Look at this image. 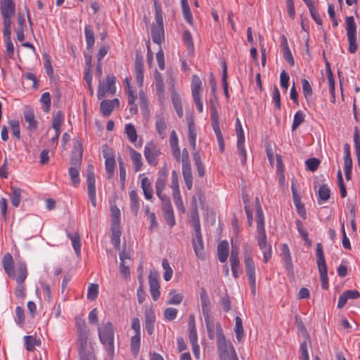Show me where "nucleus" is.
Returning <instances> with one entry per match:
<instances>
[{"label": "nucleus", "mask_w": 360, "mask_h": 360, "mask_svg": "<svg viewBox=\"0 0 360 360\" xmlns=\"http://www.w3.org/2000/svg\"><path fill=\"white\" fill-rule=\"evenodd\" d=\"M82 154L83 148L81 141L78 139L74 140V146L70 158L71 167L68 169V174L75 186H77L80 183L79 171L82 165Z\"/></svg>", "instance_id": "1"}, {"label": "nucleus", "mask_w": 360, "mask_h": 360, "mask_svg": "<svg viewBox=\"0 0 360 360\" xmlns=\"http://www.w3.org/2000/svg\"><path fill=\"white\" fill-rule=\"evenodd\" d=\"M101 342L105 347L109 354L114 353L115 330L111 322H107L98 328Z\"/></svg>", "instance_id": "2"}, {"label": "nucleus", "mask_w": 360, "mask_h": 360, "mask_svg": "<svg viewBox=\"0 0 360 360\" xmlns=\"http://www.w3.org/2000/svg\"><path fill=\"white\" fill-rule=\"evenodd\" d=\"M243 255L245 272L250 285L251 292L255 295L256 294L255 265L252 257V249L248 245L244 248Z\"/></svg>", "instance_id": "3"}, {"label": "nucleus", "mask_w": 360, "mask_h": 360, "mask_svg": "<svg viewBox=\"0 0 360 360\" xmlns=\"http://www.w3.org/2000/svg\"><path fill=\"white\" fill-rule=\"evenodd\" d=\"M217 344L220 360H229L231 356L236 355L233 347L226 343L219 323L217 324Z\"/></svg>", "instance_id": "4"}, {"label": "nucleus", "mask_w": 360, "mask_h": 360, "mask_svg": "<svg viewBox=\"0 0 360 360\" xmlns=\"http://www.w3.org/2000/svg\"><path fill=\"white\" fill-rule=\"evenodd\" d=\"M316 264L319 269L321 287L323 289L328 288V268L324 257L323 245L321 243L316 244Z\"/></svg>", "instance_id": "5"}, {"label": "nucleus", "mask_w": 360, "mask_h": 360, "mask_svg": "<svg viewBox=\"0 0 360 360\" xmlns=\"http://www.w3.org/2000/svg\"><path fill=\"white\" fill-rule=\"evenodd\" d=\"M346 31L349 42V51L354 53L358 48L356 44V25L353 16L346 18Z\"/></svg>", "instance_id": "6"}, {"label": "nucleus", "mask_w": 360, "mask_h": 360, "mask_svg": "<svg viewBox=\"0 0 360 360\" xmlns=\"http://www.w3.org/2000/svg\"><path fill=\"white\" fill-rule=\"evenodd\" d=\"M116 78L113 75H108L106 77V83L100 82L98 89V98L101 100L107 94L114 95L116 91L115 88Z\"/></svg>", "instance_id": "7"}, {"label": "nucleus", "mask_w": 360, "mask_h": 360, "mask_svg": "<svg viewBox=\"0 0 360 360\" xmlns=\"http://www.w3.org/2000/svg\"><path fill=\"white\" fill-rule=\"evenodd\" d=\"M236 132L237 135V149L238 153L241 156V162L243 165L246 164L247 155L245 148V134L240 122L239 118L236 119Z\"/></svg>", "instance_id": "8"}, {"label": "nucleus", "mask_w": 360, "mask_h": 360, "mask_svg": "<svg viewBox=\"0 0 360 360\" xmlns=\"http://www.w3.org/2000/svg\"><path fill=\"white\" fill-rule=\"evenodd\" d=\"M160 151L156 144L153 142L147 143L144 147V156L148 165L156 166L158 164V158Z\"/></svg>", "instance_id": "9"}, {"label": "nucleus", "mask_w": 360, "mask_h": 360, "mask_svg": "<svg viewBox=\"0 0 360 360\" xmlns=\"http://www.w3.org/2000/svg\"><path fill=\"white\" fill-rule=\"evenodd\" d=\"M150 292L154 301H157L160 295L158 274L155 271H150L149 274Z\"/></svg>", "instance_id": "10"}, {"label": "nucleus", "mask_w": 360, "mask_h": 360, "mask_svg": "<svg viewBox=\"0 0 360 360\" xmlns=\"http://www.w3.org/2000/svg\"><path fill=\"white\" fill-rule=\"evenodd\" d=\"M120 259L121 261L120 266V274L122 276L126 279L130 276L129 266L132 262L130 257L124 251H122L120 253Z\"/></svg>", "instance_id": "11"}, {"label": "nucleus", "mask_w": 360, "mask_h": 360, "mask_svg": "<svg viewBox=\"0 0 360 360\" xmlns=\"http://www.w3.org/2000/svg\"><path fill=\"white\" fill-rule=\"evenodd\" d=\"M192 243L195 254L197 257L201 260L205 259V254L204 251V243L201 232L195 233V238L193 239Z\"/></svg>", "instance_id": "12"}, {"label": "nucleus", "mask_w": 360, "mask_h": 360, "mask_svg": "<svg viewBox=\"0 0 360 360\" xmlns=\"http://www.w3.org/2000/svg\"><path fill=\"white\" fill-rule=\"evenodd\" d=\"M124 84L126 85L127 102L128 104L131 105L129 110L131 113L136 112L137 111V106L134 105V103L136 101L137 96L135 91H133L131 89L130 79L129 77H126L124 79Z\"/></svg>", "instance_id": "13"}, {"label": "nucleus", "mask_w": 360, "mask_h": 360, "mask_svg": "<svg viewBox=\"0 0 360 360\" xmlns=\"http://www.w3.org/2000/svg\"><path fill=\"white\" fill-rule=\"evenodd\" d=\"M136 81L139 87L143 84V60L141 56L136 55L134 63Z\"/></svg>", "instance_id": "14"}, {"label": "nucleus", "mask_w": 360, "mask_h": 360, "mask_svg": "<svg viewBox=\"0 0 360 360\" xmlns=\"http://www.w3.org/2000/svg\"><path fill=\"white\" fill-rule=\"evenodd\" d=\"M145 328L148 335H152L155 329V314L153 309H146L144 312Z\"/></svg>", "instance_id": "15"}, {"label": "nucleus", "mask_w": 360, "mask_h": 360, "mask_svg": "<svg viewBox=\"0 0 360 360\" xmlns=\"http://www.w3.org/2000/svg\"><path fill=\"white\" fill-rule=\"evenodd\" d=\"M359 297L360 293L356 290H347L345 291L339 297L338 308L342 309L346 304L348 300H355Z\"/></svg>", "instance_id": "16"}, {"label": "nucleus", "mask_w": 360, "mask_h": 360, "mask_svg": "<svg viewBox=\"0 0 360 360\" xmlns=\"http://www.w3.org/2000/svg\"><path fill=\"white\" fill-rule=\"evenodd\" d=\"M2 264L5 272L11 278H15L14 261L12 255L7 252L2 259Z\"/></svg>", "instance_id": "17"}, {"label": "nucleus", "mask_w": 360, "mask_h": 360, "mask_svg": "<svg viewBox=\"0 0 360 360\" xmlns=\"http://www.w3.org/2000/svg\"><path fill=\"white\" fill-rule=\"evenodd\" d=\"M151 37L154 43L161 45L165 41V30L163 26L151 25Z\"/></svg>", "instance_id": "18"}, {"label": "nucleus", "mask_w": 360, "mask_h": 360, "mask_svg": "<svg viewBox=\"0 0 360 360\" xmlns=\"http://www.w3.org/2000/svg\"><path fill=\"white\" fill-rule=\"evenodd\" d=\"M169 144L172 151V155L177 161H180L181 151L179 147L178 136L174 130H172L169 137Z\"/></svg>", "instance_id": "19"}, {"label": "nucleus", "mask_w": 360, "mask_h": 360, "mask_svg": "<svg viewBox=\"0 0 360 360\" xmlns=\"http://www.w3.org/2000/svg\"><path fill=\"white\" fill-rule=\"evenodd\" d=\"M257 243L259 248L262 251L264 262L266 263L271 257V246L266 242V238H258Z\"/></svg>", "instance_id": "20"}, {"label": "nucleus", "mask_w": 360, "mask_h": 360, "mask_svg": "<svg viewBox=\"0 0 360 360\" xmlns=\"http://www.w3.org/2000/svg\"><path fill=\"white\" fill-rule=\"evenodd\" d=\"M155 129L161 139H164L167 129L165 118L162 115L155 116Z\"/></svg>", "instance_id": "21"}, {"label": "nucleus", "mask_w": 360, "mask_h": 360, "mask_svg": "<svg viewBox=\"0 0 360 360\" xmlns=\"http://www.w3.org/2000/svg\"><path fill=\"white\" fill-rule=\"evenodd\" d=\"M217 255L219 260L224 263L227 260L229 255V243L224 240L221 241L217 246Z\"/></svg>", "instance_id": "22"}, {"label": "nucleus", "mask_w": 360, "mask_h": 360, "mask_svg": "<svg viewBox=\"0 0 360 360\" xmlns=\"http://www.w3.org/2000/svg\"><path fill=\"white\" fill-rule=\"evenodd\" d=\"M200 302L203 316L210 315V302L205 289L202 288L200 291Z\"/></svg>", "instance_id": "23"}, {"label": "nucleus", "mask_w": 360, "mask_h": 360, "mask_svg": "<svg viewBox=\"0 0 360 360\" xmlns=\"http://www.w3.org/2000/svg\"><path fill=\"white\" fill-rule=\"evenodd\" d=\"M129 155L131 160L133 163L135 172L139 171L142 166V157L140 153L137 152L136 150L129 147Z\"/></svg>", "instance_id": "24"}, {"label": "nucleus", "mask_w": 360, "mask_h": 360, "mask_svg": "<svg viewBox=\"0 0 360 360\" xmlns=\"http://www.w3.org/2000/svg\"><path fill=\"white\" fill-rule=\"evenodd\" d=\"M17 275L15 274V278L16 282L18 284H22L25 280L27 278V267L26 264L23 262H19L17 264Z\"/></svg>", "instance_id": "25"}, {"label": "nucleus", "mask_w": 360, "mask_h": 360, "mask_svg": "<svg viewBox=\"0 0 360 360\" xmlns=\"http://www.w3.org/2000/svg\"><path fill=\"white\" fill-rule=\"evenodd\" d=\"M191 91L193 98L200 97V94L202 91V82L197 75L192 77Z\"/></svg>", "instance_id": "26"}, {"label": "nucleus", "mask_w": 360, "mask_h": 360, "mask_svg": "<svg viewBox=\"0 0 360 360\" xmlns=\"http://www.w3.org/2000/svg\"><path fill=\"white\" fill-rule=\"evenodd\" d=\"M112 237L111 240L112 245L116 248H120V236H121V226L120 224H111Z\"/></svg>", "instance_id": "27"}, {"label": "nucleus", "mask_w": 360, "mask_h": 360, "mask_svg": "<svg viewBox=\"0 0 360 360\" xmlns=\"http://www.w3.org/2000/svg\"><path fill=\"white\" fill-rule=\"evenodd\" d=\"M193 201L195 204V207L193 208L192 214H191V223L193 228L194 229L195 233H200L201 232L200 229V219H199V214L196 206V200L195 197H193Z\"/></svg>", "instance_id": "28"}, {"label": "nucleus", "mask_w": 360, "mask_h": 360, "mask_svg": "<svg viewBox=\"0 0 360 360\" xmlns=\"http://www.w3.org/2000/svg\"><path fill=\"white\" fill-rule=\"evenodd\" d=\"M11 193L9 194L11 204L18 207L21 200L22 189L18 187L11 186Z\"/></svg>", "instance_id": "29"}, {"label": "nucleus", "mask_w": 360, "mask_h": 360, "mask_svg": "<svg viewBox=\"0 0 360 360\" xmlns=\"http://www.w3.org/2000/svg\"><path fill=\"white\" fill-rule=\"evenodd\" d=\"M167 170L162 171L158 178L155 183V191L157 195H160L161 193L164 191L166 184H167Z\"/></svg>", "instance_id": "30"}, {"label": "nucleus", "mask_w": 360, "mask_h": 360, "mask_svg": "<svg viewBox=\"0 0 360 360\" xmlns=\"http://www.w3.org/2000/svg\"><path fill=\"white\" fill-rule=\"evenodd\" d=\"M85 40L87 49H91L95 43V37L93 28L91 25H86L84 27Z\"/></svg>", "instance_id": "31"}, {"label": "nucleus", "mask_w": 360, "mask_h": 360, "mask_svg": "<svg viewBox=\"0 0 360 360\" xmlns=\"http://www.w3.org/2000/svg\"><path fill=\"white\" fill-rule=\"evenodd\" d=\"M141 188L143 189L145 198L147 200H150L153 198V191L150 180L148 177H144L141 179Z\"/></svg>", "instance_id": "32"}, {"label": "nucleus", "mask_w": 360, "mask_h": 360, "mask_svg": "<svg viewBox=\"0 0 360 360\" xmlns=\"http://www.w3.org/2000/svg\"><path fill=\"white\" fill-rule=\"evenodd\" d=\"M129 198H130V207H131V212L134 214L135 216H137L139 208H140V203H139V196H138L136 191L132 190L130 191Z\"/></svg>", "instance_id": "33"}, {"label": "nucleus", "mask_w": 360, "mask_h": 360, "mask_svg": "<svg viewBox=\"0 0 360 360\" xmlns=\"http://www.w3.org/2000/svg\"><path fill=\"white\" fill-rule=\"evenodd\" d=\"M281 250L283 255V259L285 263V267L286 269H291L292 268V259L290 255V249L287 244H283L281 245Z\"/></svg>", "instance_id": "34"}, {"label": "nucleus", "mask_w": 360, "mask_h": 360, "mask_svg": "<svg viewBox=\"0 0 360 360\" xmlns=\"http://www.w3.org/2000/svg\"><path fill=\"white\" fill-rule=\"evenodd\" d=\"M15 5L14 1H1V12L2 15H14Z\"/></svg>", "instance_id": "35"}, {"label": "nucleus", "mask_w": 360, "mask_h": 360, "mask_svg": "<svg viewBox=\"0 0 360 360\" xmlns=\"http://www.w3.org/2000/svg\"><path fill=\"white\" fill-rule=\"evenodd\" d=\"M188 141L193 150L196 148V137L197 134L195 131V124L193 120H190L188 123Z\"/></svg>", "instance_id": "36"}, {"label": "nucleus", "mask_w": 360, "mask_h": 360, "mask_svg": "<svg viewBox=\"0 0 360 360\" xmlns=\"http://www.w3.org/2000/svg\"><path fill=\"white\" fill-rule=\"evenodd\" d=\"M24 117L25 120L29 124L28 128L30 129H35L37 127V122L32 109L27 108L24 111Z\"/></svg>", "instance_id": "37"}, {"label": "nucleus", "mask_w": 360, "mask_h": 360, "mask_svg": "<svg viewBox=\"0 0 360 360\" xmlns=\"http://www.w3.org/2000/svg\"><path fill=\"white\" fill-rule=\"evenodd\" d=\"M26 349L28 351H33L36 346L41 345L40 339H37L32 335H27L24 337Z\"/></svg>", "instance_id": "38"}, {"label": "nucleus", "mask_w": 360, "mask_h": 360, "mask_svg": "<svg viewBox=\"0 0 360 360\" xmlns=\"http://www.w3.org/2000/svg\"><path fill=\"white\" fill-rule=\"evenodd\" d=\"M68 236L71 240L75 252L79 256L80 255L81 249V240L79 234L78 233H75V234L68 233Z\"/></svg>", "instance_id": "39"}, {"label": "nucleus", "mask_w": 360, "mask_h": 360, "mask_svg": "<svg viewBox=\"0 0 360 360\" xmlns=\"http://www.w3.org/2000/svg\"><path fill=\"white\" fill-rule=\"evenodd\" d=\"M330 195V190L326 184H323L319 189V203L328 200Z\"/></svg>", "instance_id": "40"}, {"label": "nucleus", "mask_w": 360, "mask_h": 360, "mask_svg": "<svg viewBox=\"0 0 360 360\" xmlns=\"http://www.w3.org/2000/svg\"><path fill=\"white\" fill-rule=\"evenodd\" d=\"M183 14L185 20L190 25L193 24V16L190 7L188 3V0H181Z\"/></svg>", "instance_id": "41"}, {"label": "nucleus", "mask_w": 360, "mask_h": 360, "mask_svg": "<svg viewBox=\"0 0 360 360\" xmlns=\"http://www.w3.org/2000/svg\"><path fill=\"white\" fill-rule=\"evenodd\" d=\"M141 345V335H134L131 338L130 346L132 354L136 356L139 354Z\"/></svg>", "instance_id": "42"}, {"label": "nucleus", "mask_w": 360, "mask_h": 360, "mask_svg": "<svg viewBox=\"0 0 360 360\" xmlns=\"http://www.w3.org/2000/svg\"><path fill=\"white\" fill-rule=\"evenodd\" d=\"M162 213L166 223L170 227H173L176 224L173 208L162 210Z\"/></svg>", "instance_id": "43"}, {"label": "nucleus", "mask_w": 360, "mask_h": 360, "mask_svg": "<svg viewBox=\"0 0 360 360\" xmlns=\"http://www.w3.org/2000/svg\"><path fill=\"white\" fill-rule=\"evenodd\" d=\"M173 105L179 117H182L184 115L183 107L181 105V100L177 94H173L172 96Z\"/></svg>", "instance_id": "44"}, {"label": "nucleus", "mask_w": 360, "mask_h": 360, "mask_svg": "<svg viewBox=\"0 0 360 360\" xmlns=\"http://www.w3.org/2000/svg\"><path fill=\"white\" fill-rule=\"evenodd\" d=\"M173 200L177 209L182 213L185 212L184 202L181 195L180 190L172 191Z\"/></svg>", "instance_id": "45"}, {"label": "nucleus", "mask_w": 360, "mask_h": 360, "mask_svg": "<svg viewBox=\"0 0 360 360\" xmlns=\"http://www.w3.org/2000/svg\"><path fill=\"white\" fill-rule=\"evenodd\" d=\"M234 331L236 333V339L238 342H240L243 338L244 330L242 319L239 316H236V318Z\"/></svg>", "instance_id": "46"}, {"label": "nucleus", "mask_w": 360, "mask_h": 360, "mask_svg": "<svg viewBox=\"0 0 360 360\" xmlns=\"http://www.w3.org/2000/svg\"><path fill=\"white\" fill-rule=\"evenodd\" d=\"M124 131L128 139L131 143H134L137 139V134L134 125L131 123L126 124Z\"/></svg>", "instance_id": "47"}, {"label": "nucleus", "mask_w": 360, "mask_h": 360, "mask_svg": "<svg viewBox=\"0 0 360 360\" xmlns=\"http://www.w3.org/2000/svg\"><path fill=\"white\" fill-rule=\"evenodd\" d=\"M155 87L158 93L160 95L163 94L165 90V86L163 82V78L158 71L155 72Z\"/></svg>", "instance_id": "48"}, {"label": "nucleus", "mask_w": 360, "mask_h": 360, "mask_svg": "<svg viewBox=\"0 0 360 360\" xmlns=\"http://www.w3.org/2000/svg\"><path fill=\"white\" fill-rule=\"evenodd\" d=\"M221 67L223 70L222 73V85H223V90L224 92L225 96L228 98L229 97V91H228V82H227V66L226 63L225 61L221 62Z\"/></svg>", "instance_id": "49"}, {"label": "nucleus", "mask_w": 360, "mask_h": 360, "mask_svg": "<svg viewBox=\"0 0 360 360\" xmlns=\"http://www.w3.org/2000/svg\"><path fill=\"white\" fill-rule=\"evenodd\" d=\"M162 266L163 269L165 270L164 275H163L164 279L166 281H169L172 277L173 270L170 267L169 263L167 259H162Z\"/></svg>", "instance_id": "50"}, {"label": "nucleus", "mask_w": 360, "mask_h": 360, "mask_svg": "<svg viewBox=\"0 0 360 360\" xmlns=\"http://www.w3.org/2000/svg\"><path fill=\"white\" fill-rule=\"evenodd\" d=\"M204 318L209 338L212 339L214 333V323L212 318L210 315L205 316Z\"/></svg>", "instance_id": "51"}, {"label": "nucleus", "mask_w": 360, "mask_h": 360, "mask_svg": "<svg viewBox=\"0 0 360 360\" xmlns=\"http://www.w3.org/2000/svg\"><path fill=\"white\" fill-rule=\"evenodd\" d=\"M304 117H305V115L303 113V112L301 110L297 111L295 114L294 118H293V122H292V131H295L300 125V124L304 122Z\"/></svg>", "instance_id": "52"}, {"label": "nucleus", "mask_w": 360, "mask_h": 360, "mask_svg": "<svg viewBox=\"0 0 360 360\" xmlns=\"http://www.w3.org/2000/svg\"><path fill=\"white\" fill-rule=\"evenodd\" d=\"M63 119V114L60 111L57 112V113L53 116L52 119V127L56 131H60Z\"/></svg>", "instance_id": "53"}, {"label": "nucleus", "mask_w": 360, "mask_h": 360, "mask_svg": "<svg viewBox=\"0 0 360 360\" xmlns=\"http://www.w3.org/2000/svg\"><path fill=\"white\" fill-rule=\"evenodd\" d=\"M111 211V224H120V210L114 205L110 208Z\"/></svg>", "instance_id": "54"}, {"label": "nucleus", "mask_w": 360, "mask_h": 360, "mask_svg": "<svg viewBox=\"0 0 360 360\" xmlns=\"http://www.w3.org/2000/svg\"><path fill=\"white\" fill-rule=\"evenodd\" d=\"M114 107L109 100H104L101 103V110L103 115L108 116L112 111Z\"/></svg>", "instance_id": "55"}, {"label": "nucleus", "mask_w": 360, "mask_h": 360, "mask_svg": "<svg viewBox=\"0 0 360 360\" xmlns=\"http://www.w3.org/2000/svg\"><path fill=\"white\" fill-rule=\"evenodd\" d=\"M183 41L190 51L193 50V42L191 33L188 30H184L183 33Z\"/></svg>", "instance_id": "56"}, {"label": "nucleus", "mask_w": 360, "mask_h": 360, "mask_svg": "<svg viewBox=\"0 0 360 360\" xmlns=\"http://www.w3.org/2000/svg\"><path fill=\"white\" fill-rule=\"evenodd\" d=\"M174 290H172L169 293L171 295L170 298L167 301L168 304H179L184 298V296L181 293L175 294Z\"/></svg>", "instance_id": "57"}, {"label": "nucleus", "mask_w": 360, "mask_h": 360, "mask_svg": "<svg viewBox=\"0 0 360 360\" xmlns=\"http://www.w3.org/2000/svg\"><path fill=\"white\" fill-rule=\"evenodd\" d=\"M78 333V346L84 347L87 345L89 330L77 331Z\"/></svg>", "instance_id": "58"}, {"label": "nucleus", "mask_w": 360, "mask_h": 360, "mask_svg": "<svg viewBox=\"0 0 360 360\" xmlns=\"http://www.w3.org/2000/svg\"><path fill=\"white\" fill-rule=\"evenodd\" d=\"M105 167L106 172L108 175V178H110L113 175L115 172V158L105 160Z\"/></svg>", "instance_id": "59"}, {"label": "nucleus", "mask_w": 360, "mask_h": 360, "mask_svg": "<svg viewBox=\"0 0 360 360\" xmlns=\"http://www.w3.org/2000/svg\"><path fill=\"white\" fill-rule=\"evenodd\" d=\"M305 164L308 170L315 172L320 165V160L316 158H312L307 160Z\"/></svg>", "instance_id": "60"}, {"label": "nucleus", "mask_w": 360, "mask_h": 360, "mask_svg": "<svg viewBox=\"0 0 360 360\" xmlns=\"http://www.w3.org/2000/svg\"><path fill=\"white\" fill-rule=\"evenodd\" d=\"M8 124L11 128L13 135L15 136L18 139H20V130L19 122L16 120H12L9 121Z\"/></svg>", "instance_id": "61"}, {"label": "nucleus", "mask_w": 360, "mask_h": 360, "mask_svg": "<svg viewBox=\"0 0 360 360\" xmlns=\"http://www.w3.org/2000/svg\"><path fill=\"white\" fill-rule=\"evenodd\" d=\"M178 310L175 308L168 307L164 311L165 319L169 321L174 320L177 316Z\"/></svg>", "instance_id": "62"}, {"label": "nucleus", "mask_w": 360, "mask_h": 360, "mask_svg": "<svg viewBox=\"0 0 360 360\" xmlns=\"http://www.w3.org/2000/svg\"><path fill=\"white\" fill-rule=\"evenodd\" d=\"M98 285L91 284L88 288L87 298L89 300H94L98 296Z\"/></svg>", "instance_id": "63"}, {"label": "nucleus", "mask_w": 360, "mask_h": 360, "mask_svg": "<svg viewBox=\"0 0 360 360\" xmlns=\"http://www.w3.org/2000/svg\"><path fill=\"white\" fill-rule=\"evenodd\" d=\"M103 156L105 160L114 159L115 158V152L113 149L109 147L107 144H105L102 147Z\"/></svg>", "instance_id": "64"}]
</instances>
